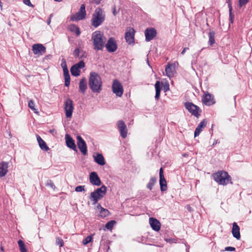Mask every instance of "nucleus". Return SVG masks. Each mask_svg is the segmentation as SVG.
Returning a JSON list of instances; mask_svg holds the SVG:
<instances>
[{"instance_id":"1","label":"nucleus","mask_w":252,"mask_h":252,"mask_svg":"<svg viewBox=\"0 0 252 252\" xmlns=\"http://www.w3.org/2000/svg\"><path fill=\"white\" fill-rule=\"evenodd\" d=\"M102 84L100 76L94 72H91L89 85L92 91L94 93H99L102 90Z\"/></svg>"},{"instance_id":"2","label":"nucleus","mask_w":252,"mask_h":252,"mask_svg":"<svg viewBox=\"0 0 252 252\" xmlns=\"http://www.w3.org/2000/svg\"><path fill=\"white\" fill-rule=\"evenodd\" d=\"M92 40L94 45V49L95 50L99 51L103 49L106 38L101 32L96 31L93 33Z\"/></svg>"},{"instance_id":"3","label":"nucleus","mask_w":252,"mask_h":252,"mask_svg":"<svg viewBox=\"0 0 252 252\" xmlns=\"http://www.w3.org/2000/svg\"><path fill=\"white\" fill-rule=\"evenodd\" d=\"M214 180L219 184L227 185L229 183L231 184V177L228 173L224 171H219L213 175Z\"/></svg>"},{"instance_id":"4","label":"nucleus","mask_w":252,"mask_h":252,"mask_svg":"<svg viewBox=\"0 0 252 252\" xmlns=\"http://www.w3.org/2000/svg\"><path fill=\"white\" fill-rule=\"evenodd\" d=\"M105 18V15L104 11L100 8H96L91 19L92 25L97 28L104 21Z\"/></svg>"},{"instance_id":"5","label":"nucleus","mask_w":252,"mask_h":252,"mask_svg":"<svg viewBox=\"0 0 252 252\" xmlns=\"http://www.w3.org/2000/svg\"><path fill=\"white\" fill-rule=\"evenodd\" d=\"M106 187L103 185L100 188L97 189L91 193L90 200L93 201L94 204H96L99 199L102 198L106 194Z\"/></svg>"},{"instance_id":"6","label":"nucleus","mask_w":252,"mask_h":252,"mask_svg":"<svg viewBox=\"0 0 252 252\" xmlns=\"http://www.w3.org/2000/svg\"><path fill=\"white\" fill-rule=\"evenodd\" d=\"M86 12L85 10V5L82 4L79 11L70 16V20L72 21H78L82 20L86 18Z\"/></svg>"},{"instance_id":"7","label":"nucleus","mask_w":252,"mask_h":252,"mask_svg":"<svg viewBox=\"0 0 252 252\" xmlns=\"http://www.w3.org/2000/svg\"><path fill=\"white\" fill-rule=\"evenodd\" d=\"M64 109L67 118H71L74 110L73 101L70 98H67L64 103Z\"/></svg>"},{"instance_id":"8","label":"nucleus","mask_w":252,"mask_h":252,"mask_svg":"<svg viewBox=\"0 0 252 252\" xmlns=\"http://www.w3.org/2000/svg\"><path fill=\"white\" fill-rule=\"evenodd\" d=\"M112 92L117 96L121 97L122 96L124 93L123 87L121 83L117 79H115L113 81Z\"/></svg>"},{"instance_id":"9","label":"nucleus","mask_w":252,"mask_h":252,"mask_svg":"<svg viewBox=\"0 0 252 252\" xmlns=\"http://www.w3.org/2000/svg\"><path fill=\"white\" fill-rule=\"evenodd\" d=\"M185 106L192 115L195 117H198L199 112H201L200 108L191 102H186Z\"/></svg>"},{"instance_id":"10","label":"nucleus","mask_w":252,"mask_h":252,"mask_svg":"<svg viewBox=\"0 0 252 252\" xmlns=\"http://www.w3.org/2000/svg\"><path fill=\"white\" fill-rule=\"evenodd\" d=\"M32 51L34 55L39 56L46 53V48L42 44L36 43L32 46Z\"/></svg>"},{"instance_id":"11","label":"nucleus","mask_w":252,"mask_h":252,"mask_svg":"<svg viewBox=\"0 0 252 252\" xmlns=\"http://www.w3.org/2000/svg\"><path fill=\"white\" fill-rule=\"evenodd\" d=\"M135 32V30L133 28H128L125 33V37L126 40L129 44H133L134 43Z\"/></svg>"},{"instance_id":"12","label":"nucleus","mask_w":252,"mask_h":252,"mask_svg":"<svg viewBox=\"0 0 252 252\" xmlns=\"http://www.w3.org/2000/svg\"><path fill=\"white\" fill-rule=\"evenodd\" d=\"M117 125L121 136L123 138H125L127 134V129L125 123L123 120H119L117 122Z\"/></svg>"},{"instance_id":"13","label":"nucleus","mask_w":252,"mask_h":252,"mask_svg":"<svg viewBox=\"0 0 252 252\" xmlns=\"http://www.w3.org/2000/svg\"><path fill=\"white\" fill-rule=\"evenodd\" d=\"M77 139L78 148L83 155H86L87 154V147L85 141L80 136H78Z\"/></svg>"},{"instance_id":"14","label":"nucleus","mask_w":252,"mask_h":252,"mask_svg":"<svg viewBox=\"0 0 252 252\" xmlns=\"http://www.w3.org/2000/svg\"><path fill=\"white\" fill-rule=\"evenodd\" d=\"M107 50L109 52H114L117 49V45L115 39L113 37L110 38L105 44Z\"/></svg>"},{"instance_id":"15","label":"nucleus","mask_w":252,"mask_h":252,"mask_svg":"<svg viewBox=\"0 0 252 252\" xmlns=\"http://www.w3.org/2000/svg\"><path fill=\"white\" fill-rule=\"evenodd\" d=\"M202 101L203 104L210 106L215 102L214 97L208 92H205L202 96Z\"/></svg>"},{"instance_id":"16","label":"nucleus","mask_w":252,"mask_h":252,"mask_svg":"<svg viewBox=\"0 0 252 252\" xmlns=\"http://www.w3.org/2000/svg\"><path fill=\"white\" fill-rule=\"evenodd\" d=\"M145 40L150 41L157 35V31L154 28H148L145 31Z\"/></svg>"},{"instance_id":"17","label":"nucleus","mask_w":252,"mask_h":252,"mask_svg":"<svg viewBox=\"0 0 252 252\" xmlns=\"http://www.w3.org/2000/svg\"><path fill=\"white\" fill-rule=\"evenodd\" d=\"M159 185L162 191H165L167 189V183L163 175V170L162 167L159 169Z\"/></svg>"},{"instance_id":"18","label":"nucleus","mask_w":252,"mask_h":252,"mask_svg":"<svg viewBox=\"0 0 252 252\" xmlns=\"http://www.w3.org/2000/svg\"><path fill=\"white\" fill-rule=\"evenodd\" d=\"M166 75L171 78L174 76L175 72V65L174 63H168L165 69Z\"/></svg>"},{"instance_id":"19","label":"nucleus","mask_w":252,"mask_h":252,"mask_svg":"<svg viewBox=\"0 0 252 252\" xmlns=\"http://www.w3.org/2000/svg\"><path fill=\"white\" fill-rule=\"evenodd\" d=\"M90 183L95 186H99L101 184V181L96 172H92L90 175Z\"/></svg>"},{"instance_id":"20","label":"nucleus","mask_w":252,"mask_h":252,"mask_svg":"<svg viewBox=\"0 0 252 252\" xmlns=\"http://www.w3.org/2000/svg\"><path fill=\"white\" fill-rule=\"evenodd\" d=\"M149 223L153 230L157 231L159 230L160 228V223L158 220L153 218H150L149 219Z\"/></svg>"},{"instance_id":"21","label":"nucleus","mask_w":252,"mask_h":252,"mask_svg":"<svg viewBox=\"0 0 252 252\" xmlns=\"http://www.w3.org/2000/svg\"><path fill=\"white\" fill-rule=\"evenodd\" d=\"M65 142L66 145L68 147L72 149L73 150H76V147L74 140L68 134H66L65 136Z\"/></svg>"},{"instance_id":"22","label":"nucleus","mask_w":252,"mask_h":252,"mask_svg":"<svg viewBox=\"0 0 252 252\" xmlns=\"http://www.w3.org/2000/svg\"><path fill=\"white\" fill-rule=\"evenodd\" d=\"M232 234L233 237L237 240L240 239V227L236 222H234L232 224Z\"/></svg>"},{"instance_id":"23","label":"nucleus","mask_w":252,"mask_h":252,"mask_svg":"<svg viewBox=\"0 0 252 252\" xmlns=\"http://www.w3.org/2000/svg\"><path fill=\"white\" fill-rule=\"evenodd\" d=\"M207 123V122L206 120H203L199 123L195 130L194 137H196L199 135L200 133L202 131L203 128L206 126Z\"/></svg>"},{"instance_id":"24","label":"nucleus","mask_w":252,"mask_h":252,"mask_svg":"<svg viewBox=\"0 0 252 252\" xmlns=\"http://www.w3.org/2000/svg\"><path fill=\"white\" fill-rule=\"evenodd\" d=\"M8 163L2 161L0 163V177H4L8 172Z\"/></svg>"},{"instance_id":"25","label":"nucleus","mask_w":252,"mask_h":252,"mask_svg":"<svg viewBox=\"0 0 252 252\" xmlns=\"http://www.w3.org/2000/svg\"><path fill=\"white\" fill-rule=\"evenodd\" d=\"M36 138L39 146L41 150L45 151H47L48 150H49V148L47 145L46 142L38 134L36 135Z\"/></svg>"},{"instance_id":"26","label":"nucleus","mask_w":252,"mask_h":252,"mask_svg":"<svg viewBox=\"0 0 252 252\" xmlns=\"http://www.w3.org/2000/svg\"><path fill=\"white\" fill-rule=\"evenodd\" d=\"M94 160L95 162L100 165H104L105 164L104 158L102 154L96 153L94 155Z\"/></svg>"},{"instance_id":"27","label":"nucleus","mask_w":252,"mask_h":252,"mask_svg":"<svg viewBox=\"0 0 252 252\" xmlns=\"http://www.w3.org/2000/svg\"><path fill=\"white\" fill-rule=\"evenodd\" d=\"M96 210L99 212L98 216L101 218L107 217L109 214V211L102 207L101 206H97Z\"/></svg>"},{"instance_id":"28","label":"nucleus","mask_w":252,"mask_h":252,"mask_svg":"<svg viewBox=\"0 0 252 252\" xmlns=\"http://www.w3.org/2000/svg\"><path fill=\"white\" fill-rule=\"evenodd\" d=\"M85 52L79 48H77L73 52V55L75 58L82 59L85 57Z\"/></svg>"},{"instance_id":"29","label":"nucleus","mask_w":252,"mask_h":252,"mask_svg":"<svg viewBox=\"0 0 252 252\" xmlns=\"http://www.w3.org/2000/svg\"><path fill=\"white\" fill-rule=\"evenodd\" d=\"M79 90L80 91L84 94L87 88V82H86V79L84 78H82L80 82H79Z\"/></svg>"},{"instance_id":"30","label":"nucleus","mask_w":252,"mask_h":252,"mask_svg":"<svg viewBox=\"0 0 252 252\" xmlns=\"http://www.w3.org/2000/svg\"><path fill=\"white\" fill-rule=\"evenodd\" d=\"M155 86L156 89L155 98L156 99L158 100L159 99L161 91L160 82L159 81H157Z\"/></svg>"},{"instance_id":"31","label":"nucleus","mask_w":252,"mask_h":252,"mask_svg":"<svg viewBox=\"0 0 252 252\" xmlns=\"http://www.w3.org/2000/svg\"><path fill=\"white\" fill-rule=\"evenodd\" d=\"M216 33L214 31H211L209 33V41L208 43L210 45H212L215 42V37Z\"/></svg>"},{"instance_id":"32","label":"nucleus","mask_w":252,"mask_h":252,"mask_svg":"<svg viewBox=\"0 0 252 252\" xmlns=\"http://www.w3.org/2000/svg\"><path fill=\"white\" fill-rule=\"evenodd\" d=\"M71 74L74 76H78L80 74V70L74 65L70 68Z\"/></svg>"},{"instance_id":"33","label":"nucleus","mask_w":252,"mask_h":252,"mask_svg":"<svg viewBox=\"0 0 252 252\" xmlns=\"http://www.w3.org/2000/svg\"><path fill=\"white\" fill-rule=\"evenodd\" d=\"M64 78V85L66 87L69 86L70 82V77L69 72L63 73Z\"/></svg>"},{"instance_id":"34","label":"nucleus","mask_w":252,"mask_h":252,"mask_svg":"<svg viewBox=\"0 0 252 252\" xmlns=\"http://www.w3.org/2000/svg\"><path fill=\"white\" fill-rule=\"evenodd\" d=\"M69 30L70 31L75 32L77 36L80 35L81 33L79 28L75 25H71Z\"/></svg>"},{"instance_id":"35","label":"nucleus","mask_w":252,"mask_h":252,"mask_svg":"<svg viewBox=\"0 0 252 252\" xmlns=\"http://www.w3.org/2000/svg\"><path fill=\"white\" fill-rule=\"evenodd\" d=\"M156 182L157 179L155 177L151 178L149 183L147 185V188L150 190H152Z\"/></svg>"},{"instance_id":"36","label":"nucleus","mask_w":252,"mask_h":252,"mask_svg":"<svg viewBox=\"0 0 252 252\" xmlns=\"http://www.w3.org/2000/svg\"><path fill=\"white\" fill-rule=\"evenodd\" d=\"M18 244L19 247L20 252H27V250L26 248L25 245L22 240H19L18 241Z\"/></svg>"},{"instance_id":"37","label":"nucleus","mask_w":252,"mask_h":252,"mask_svg":"<svg viewBox=\"0 0 252 252\" xmlns=\"http://www.w3.org/2000/svg\"><path fill=\"white\" fill-rule=\"evenodd\" d=\"M28 106L29 108L31 109V110H32L34 112V113L36 114H38L37 109H36L35 107V103L33 100H30L29 101Z\"/></svg>"},{"instance_id":"38","label":"nucleus","mask_w":252,"mask_h":252,"mask_svg":"<svg viewBox=\"0 0 252 252\" xmlns=\"http://www.w3.org/2000/svg\"><path fill=\"white\" fill-rule=\"evenodd\" d=\"M228 7H229V21L231 24H232L233 23V21H234V15L232 14V7L231 4L229 3L228 4Z\"/></svg>"},{"instance_id":"39","label":"nucleus","mask_w":252,"mask_h":252,"mask_svg":"<svg viewBox=\"0 0 252 252\" xmlns=\"http://www.w3.org/2000/svg\"><path fill=\"white\" fill-rule=\"evenodd\" d=\"M116 223V221L115 220H111L108 221L106 224H105V227L108 230H111L112 228L113 227L115 224Z\"/></svg>"},{"instance_id":"40","label":"nucleus","mask_w":252,"mask_h":252,"mask_svg":"<svg viewBox=\"0 0 252 252\" xmlns=\"http://www.w3.org/2000/svg\"><path fill=\"white\" fill-rule=\"evenodd\" d=\"M61 66L63 68V73H65L66 72H69L68 70L67 67L66 61H65V59H63L62 60V63H61Z\"/></svg>"},{"instance_id":"41","label":"nucleus","mask_w":252,"mask_h":252,"mask_svg":"<svg viewBox=\"0 0 252 252\" xmlns=\"http://www.w3.org/2000/svg\"><path fill=\"white\" fill-rule=\"evenodd\" d=\"M93 240V237L92 236H88L85 238L82 243L84 245H86L91 242Z\"/></svg>"},{"instance_id":"42","label":"nucleus","mask_w":252,"mask_h":252,"mask_svg":"<svg viewBox=\"0 0 252 252\" xmlns=\"http://www.w3.org/2000/svg\"><path fill=\"white\" fill-rule=\"evenodd\" d=\"M56 244L59 245L60 247H62L64 245V242L62 239L60 238H57L56 240Z\"/></svg>"},{"instance_id":"43","label":"nucleus","mask_w":252,"mask_h":252,"mask_svg":"<svg viewBox=\"0 0 252 252\" xmlns=\"http://www.w3.org/2000/svg\"><path fill=\"white\" fill-rule=\"evenodd\" d=\"M74 65L80 69L85 66V63L83 61H81L78 63H76Z\"/></svg>"},{"instance_id":"44","label":"nucleus","mask_w":252,"mask_h":252,"mask_svg":"<svg viewBox=\"0 0 252 252\" xmlns=\"http://www.w3.org/2000/svg\"><path fill=\"white\" fill-rule=\"evenodd\" d=\"M249 1V0H239V5L240 7H242L246 5Z\"/></svg>"},{"instance_id":"45","label":"nucleus","mask_w":252,"mask_h":252,"mask_svg":"<svg viewBox=\"0 0 252 252\" xmlns=\"http://www.w3.org/2000/svg\"><path fill=\"white\" fill-rule=\"evenodd\" d=\"M23 1L24 4H25L26 5H27L29 6H30L32 7H34V5L31 3L30 0H23Z\"/></svg>"},{"instance_id":"46","label":"nucleus","mask_w":252,"mask_h":252,"mask_svg":"<svg viewBox=\"0 0 252 252\" xmlns=\"http://www.w3.org/2000/svg\"><path fill=\"white\" fill-rule=\"evenodd\" d=\"M83 190H84V186H77L75 188V191L77 192H80Z\"/></svg>"},{"instance_id":"47","label":"nucleus","mask_w":252,"mask_h":252,"mask_svg":"<svg viewBox=\"0 0 252 252\" xmlns=\"http://www.w3.org/2000/svg\"><path fill=\"white\" fill-rule=\"evenodd\" d=\"M225 251L233 252L235 251V248L232 247H227L225 248Z\"/></svg>"},{"instance_id":"48","label":"nucleus","mask_w":252,"mask_h":252,"mask_svg":"<svg viewBox=\"0 0 252 252\" xmlns=\"http://www.w3.org/2000/svg\"><path fill=\"white\" fill-rule=\"evenodd\" d=\"M109 243V242L107 243V244L106 245V247H105V250H106V252H107L109 251V250L110 249V247L108 245Z\"/></svg>"},{"instance_id":"49","label":"nucleus","mask_w":252,"mask_h":252,"mask_svg":"<svg viewBox=\"0 0 252 252\" xmlns=\"http://www.w3.org/2000/svg\"><path fill=\"white\" fill-rule=\"evenodd\" d=\"M113 14L114 16H116L117 15V12H116V7L114 6L113 8Z\"/></svg>"},{"instance_id":"50","label":"nucleus","mask_w":252,"mask_h":252,"mask_svg":"<svg viewBox=\"0 0 252 252\" xmlns=\"http://www.w3.org/2000/svg\"><path fill=\"white\" fill-rule=\"evenodd\" d=\"M189 50V48H188V47H185V48H184V49H183V51H182L181 54H182V55H184V54H185V53L186 51V50Z\"/></svg>"},{"instance_id":"51","label":"nucleus","mask_w":252,"mask_h":252,"mask_svg":"<svg viewBox=\"0 0 252 252\" xmlns=\"http://www.w3.org/2000/svg\"><path fill=\"white\" fill-rule=\"evenodd\" d=\"M102 0H94V2L96 4H98L100 3V1H101Z\"/></svg>"},{"instance_id":"52","label":"nucleus","mask_w":252,"mask_h":252,"mask_svg":"<svg viewBox=\"0 0 252 252\" xmlns=\"http://www.w3.org/2000/svg\"><path fill=\"white\" fill-rule=\"evenodd\" d=\"M187 210L189 212L193 211L190 206H187Z\"/></svg>"},{"instance_id":"53","label":"nucleus","mask_w":252,"mask_h":252,"mask_svg":"<svg viewBox=\"0 0 252 252\" xmlns=\"http://www.w3.org/2000/svg\"><path fill=\"white\" fill-rule=\"evenodd\" d=\"M50 22H51V20H50V19H49L47 22L48 25H49L50 24Z\"/></svg>"},{"instance_id":"54","label":"nucleus","mask_w":252,"mask_h":252,"mask_svg":"<svg viewBox=\"0 0 252 252\" xmlns=\"http://www.w3.org/2000/svg\"><path fill=\"white\" fill-rule=\"evenodd\" d=\"M54 0L56 1L60 2V1H62L63 0Z\"/></svg>"},{"instance_id":"55","label":"nucleus","mask_w":252,"mask_h":252,"mask_svg":"<svg viewBox=\"0 0 252 252\" xmlns=\"http://www.w3.org/2000/svg\"><path fill=\"white\" fill-rule=\"evenodd\" d=\"M0 5H1V1H0Z\"/></svg>"}]
</instances>
